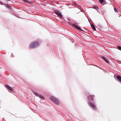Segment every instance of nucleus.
<instances>
[{
  "label": "nucleus",
  "instance_id": "f257e3e1",
  "mask_svg": "<svg viewBox=\"0 0 121 121\" xmlns=\"http://www.w3.org/2000/svg\"><path fill=\"white\" fill-rule=\"evenodd\" d=\"M39 45V43L37 41L33 42L30 45V48H35L38 46Z\"/></svg>",
  "mask_w": 121,
  "mask_h": 121
},
{
  "label": "nucleus",
  "instance_id": "f03ea898",
  "mask_svg": "<svg viewBox=\"0 0 121 121\" xmlns=\"http://www.w3.org/2000/svg\"><path fill=\"white\" fill-rule=\"evenodd\" d=\"M50 99L53 101L55 104L57 105H58L59 104V101L58 99L55 97L52 96L50 97Z\"/></svg>",
  "mask_w": 121,
  "mask_h": 121
},
{
  "label": "nucleus",
  "instance_id": "7ed1b4c3",
  "mask_svg": "<svg viewBox=\"0 0 121 121\" xmlns=\"http://www.w3.org/2000/svg\"><path fill=\"white\" fill-rule=\"evenodd\" d=\"M55 13L61 18L62 17V15L60 12L58 10H56L55 12Z\"/></svg>",
  "mask_w": 121,
  "mask_h": 121
},
{
  "label": "nucleus",
  "instance_id": "20e7f679",
  "mask_svg": "<svg viewBox=\"0 0 121 121\" xmlns=\"http://www.w3.org/2000/svg\"><path fill=\"white\" fill-rule=\"evenodd\" d=\"M88 104L94 110L95 109V106L94 105L93 103H91L90 101H88Z\"/></svg>",
  "mask_w": 121,
  "mask_h": 121
},
{
  "label": "nucleus",
  "instance_id": "39448f33",
  "mask_svg": "<svg viewBox=\"0 0 121 121\" xmlns=\"http://www.w3.org/2000/svg\"><path fill=\"white\" fill-rule=\"evenodd\" d=\"M95 97V96L93 95H91L88 96V100L89 101H92L93 100V98Z\"/></svg>",
  "mask_w": 121,
  "mask_h": 121
},
{
  "label": "nucleus",
  "instance_id": "423d86ee",
  "mask_svg": "<svg viewBox=\"0 0 121 121\" xmlns=\"http://www.w3.org/2000/svg\"><path fill=\"white\" fill-rule=\"evenodd\" d=\"M34 94L36 96L39 97L40 98H41L42 99H44V98L42 95L39 94L35 92H34Z\"/></svg>",
  "mask_w": 121,
  "mask_h": 121
},
{
  "label": "nucleus",
  "instance_id": "0eeeda50",
  "mask_svg": "<svg viewBox=\"0 0 121 121\" xmlns=\"http://www.w3.org/2000/svg\"><path fill=\"white\" fill-rule=\"evenodd\" d=\"M72 26H74L75 28H76L77 29L82 31H83V30L81 28V27L78 26H77L74 24H72Z\"/></svg>",
  "mask_w": 121,
  "mask_h": 121
},
{
  "label": "nucleus",
  "instance_id": "6e6552de",
  "mask_svg": "<svg viewBox=\"0 0 121 121\" xmlns=\"http://www.w3.org/2000/svg\"><path fill=\"white\" fill-rule=\"evenodd\" d=\"M5 86L10 91H12L13 90L12 88L9 85H5Z\"/></svg>",
  "mask_w": 121,
  "mask_h": 121
},
{
  "label": "nucleus",
  "instance_id": "1a4fd4ad",
  "mask_svg": "<svg viewBox=\"0 0 121 121\" xmlns=\"http://www.w3.org/2000/svg\"><path fill=\"white\" fill-rule=\"evenodd\" d=\"M91 26L92 29L94 30H96V28L95 27L94 25L93 24H92L91 25Z\"/></svg>",
  "mask_w": 121,
  "mask_h": 121
},
{
  "label": "nucleus",
  "instance_id": "9d476101",
  "mask_svg": "<svg viewBox=\"0 0 121 121\" xmlns=\"http://www.w3.org/2000/svg\"><path fill=\"white\" fill-rule=\"evenodd\" d=\"M117 79L120 81H121V77L119 76H118L117 77Z\"/></svg>",
  "mask_w": 121,
  "mask_h": 121
},
{
  "label": "nucleus",
  "instance_id": "9b49d317",
  "mask_svg": "<svg viewBox=\"0 0 121 121\" xmlns=\"http://www.w3.org/2000/svg\"><path fill=\"white\" fill-rule=\"evenodd\" d=\"M101 57L105 61H106V59H105V58L104 57V56H101Z\"/></svg>",
  "mask_w": 121,
  "mask_h": 121
},
{
  "label": "nucleus",
  "instance_id": "f8f14e48",
  "mask_svg": "<svg viewBox=\"0 0 121 121\" xmlns=\"http://www.w3.org/2000/svg\"><path fill=\"white\" fill-rule=\"evenodd\" d=\"M114 9V11H115V12H118V11L117 9L116 8H115Z\"/></svg>",
  "mask_w": 121,
  "mask_h": 121
},
{
  "label": "nucleus",
  "instance_id": "ddd939ff",
  "mask_svg": "<svg viewBox=\"0 0 121 121\" xmlns=\"http://www.w3.org/2000/svg\"><path fill=\"white\" fill-rule=\"evenodd\" d=\"M99 1L100 3H102L104 1V0H99Z\"/></svg>",
  "mask_w": 121,
  "mask_h": 121
},
{
  "label": "nucleus",
  "instance_id": "4468645a",
  "mask_svg": "<svg viewBox=\"0 0 121 121\" xmlns=\"http://www.w3.org/2000/svg\"><path fill=\"white\" fill-rule=\"evenodd\" d=\"M93 8L95 9L96 10H97L98 9V8L97 7H93Z\"/></svg>",
  "mask_w": 121,
  "mask_h": 121
},
{
  "label": "nucleus",
  "instance_id": "2eb2a0df",
  "mask_svg": "<svg viewBox=\"0 0 121 121\" xmlns=\"http://www.w3.org/2000/svg\"><path fill=\"white\" fill-rule=\"evenodd\" d=\"M27 2V3H29V1L27 0H23Z\"/></svg>",
  "mask_w": 121,
  "mask_h": 121
},
{
  "label": "nucleus",
  "instance_id": "dca6fc26",
  "mask_svg": "<svg viewBox=\"0 0 121 121\" xmlns=\"http://www.w3.org/2000/svg\"><path fill=\"white\" fill-rule=\"evenodd\" d=\"M118 49L120 50H121V47L120 46H118Z\"/></svg>",
  "mask_w": 121,
  "mask_h": 121
},
{
  "label": "nucleus",
  "instance_id": "f3484780",
  "mask_svg": "<svg viewBox=\"0 0 121 121\" xmlns=\"http://www.w3.org/2000/svg\"><path fill=\"white\" fill-rule=\"evenodd\" d=\"M106 63H107L108 64H109V61H108V60H106Z\"/></svg>",
  "mask_w": 121,
  "mask_h": 121
},
{
  "label": "nucleus",
  "instance_id": "a211bd4d",
  "mask_svg": "<svg viewBox=\"0 0 121 121\" xmlns=\"http://www.w3.org/2000/svg\"><path fill=\"white\" fill-rule=\"evenodd\" d=\"M95 66H96V67H99L98 66H97L96 65H95Z\"/></svg>",
  "mask_w": 121,
  "mask_h": 121
},
{
  "label": "nucleus",
  "instance_id": "6ab92c4d",
  "mask_svg": "<svg viewBox=\"0 0 121 121\" xmlns=\"http://www.w3.org/2000/svg\"><path fill=\"white\" fill-rule=\"evenodd\" d=\"M99 68H100V69H101V68H99Z\"/></svg>",
  "mask_w": 121,
  "mask_h": 121
},
{
  "label": "nucleus",
  "instance_id": "aec40b11",
  "mask_svg": "<svg viewBox=\"0 0 121 121\" xmlns=\"http://www.w3.org/2000/svg\"><path fill=\"white\" fill-rule=\"evenodd\" d=\"M99 68H100V69H101V68H99Z\"/></svg>",
  "mask_w": 121,
  "mask_h": 121
}]
</instances>
